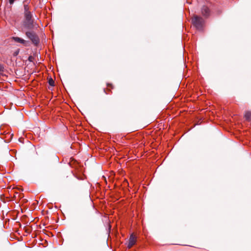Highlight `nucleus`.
Here are the masks:
<instances>
[{
    "instance_id": "nucleus-1",
    "label": "nucleus",
    "mask_w": 251,
    "mask_h": 251,
    "mask_svg": "<svg viewBox=\"0 0 251 251\" xmlns=\"http://www.w3.org/2000/svg\"><path fill=\"white\" fill-rule=\"evenodd\" d=\"M24 20L22 23L23 27L27 29H31L34 26V20L32 15L29 11V7L27 5H24Z\"/></svg>"
},
{
    "instance_id": "nucleus-2",
    "label": "nucleus",
    "mask_w": 251,
    "mask_h": 251,
    "mask_svg": "<svg viewBox=\"0 0 251 251\" xmlns=\"http://www.w3.org/2000/svg\"><path fill=\"white\" fill-rule=\"evenodd\" d=\"M193 25L197 29H201L204 26V20L199 16L195 15L192 18Z\"/></svg>"
},
{
    "instance_id": "nucleus-3",
    "label": "nucleus",
    "mask_w": 251,
    "mask_h": 251,
    "mask_svg": "<svg viewBox=\"0 0 251 251\" xmlns=\"http://www.w3.org/2000/svg\"><path fill=\"white\" fill-rule=\"evenodd\" d=\"M136 237L133 233H132L130 235L127 247L129 249L131 248L136 243Z\"/></svg>"
},
{
    "instance_id": "nucleus-4",
    "label": "nucleus",
    "mask_w": 251,
    "mask_h": 251,
    "mask_svg": "<svg viewBox=\"0 0 251 251\" xmlns=\"http://www.w3.org/2000/svg\"><path fill=\"white\" fill-rule=\"evenodd\" d=\"M201 14L205 18H207L210 14V11L208 7L206 6H203L201 10Z\"/></svg>"
},
{
    "instance_id": "nucleus-5",
    "label": "nucleus",
    "mask_w": 251,
    "mask_h": 251,
    "mask_svg": "<svg viewBox=\"0 0 251 251\" xmlns=\"http://www.w3.org/2000/svg\"><path fill=\"white\" fill-rule=\"evenodd\" d=\"M34 33V32H26V35L31 38L33 43L35 44H37L39 43V38L33 34Z\"/></svg>"
},
{
    "instance_id": "nucleus-6",
    "label": "nucleus",
    "mask_w": 251,
    "mask_h": 251,
    "mask_svg": "<svg viewBox=\"0 0 251 251\" xmlns=\"http://www.w3.org/2000/svg\"><path fill=\"white\" fill-rule=\"evenodd\" d=\"M13 39L15 41L17 42L21 43L22 44H24L25 42V41L24 40L19 37H13Z\"/></svg>"
},
{
    "instance_id": "nucleus-7",
    "label": "nucleus",
    "mask_w": 251,
    "mask_h": 251,
    "mask_svg": "<svg viewBox=\"0 0 251 251\" xmlns=\"http://www.w3.org/2000/svg\"><path fill=\"white\" fill-rule=\"evenodd\" d=\"M245 117L246 120H247L249 121H251V112H247L245 115Z\"/></svg>"
},
{
    "instance_id": "nucleus-8",
    "label": "nucleus",
    "mask_w": 251,
    "mask_h": 251,
    "mask_svg": "<svg viewBox=\"0 0 251 251\" xmlns=\"http://www.w3.org/2000/svg\"><path fill=\"white\" fill-rule=\"evenodd\" d=\"M49 83L50 86H53L54 85V81L52 78L49 79Z\"/></svg>"
},
{
    "instance_id": "nucleus-9",
    "label": "nucleus",
    "mask_w": 251,
    "mask_h": 251,
    "mask_svg": "<svg viewBox=\"0 0 251 251\" xmlns=\"http://www.w3.org/2000/svg\"><path fill=\"white\" fill-rule=\"evenodd\" d=\"M3 69H4V67L1 64H0V72H3Z\"/></svg>"
},
{
    "instance_id": "nucleus-10",
    "label": "nucleus",
    "mask_w": 251,
    "mask_h": 251,
    "mask_svg": "<svg viewBox=\"0 0 251 251\" xmlns=\"http://www.w3.org/2000/svg\"><path fill=\"white\" fill-rule=\"evenodd\" d=\"M16 0H9V2L10 4H12Z\"/></svg>"
}]
</instances>
